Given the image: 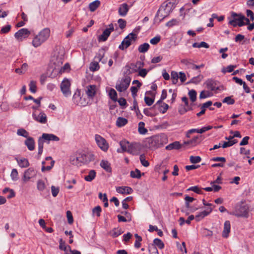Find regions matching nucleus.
I'll return each instance as SVG.
<instances>
[{"instance_id": "nucleus-1", "label": "nucleus", "mask_w": 254, "mask_h": 254, "mask_svg": "<svg viewBox=\"0 0 254 254\" xmlns=\"http://www.w3.org/2000/svg\"><path fill=\"white\" fill-rule=\"evenodd\" d=\"M176 5V0H167L163 2L157 11L156 17H160V21L168 17Z\"/></svg>"}, {"instance_id": "nucleus-2", "label": "nucleus", "mask_w": 254, "mask_h": 254, "mask_svg": "<svg viewBox=\"0 0 254 254\" xmlns=\"http://www.w3.org/2000/svg\"><path fill=\"white\" fill-rule=\"evenodd\" d=\"M167 140L166 135L164 134L156 135L146 138L145 144L146 147L151 149H155L166 143Z\"/></svg>"}, {"instance_id": "nucleus-3", "label": "nucleus", "mask_w": 254, "mask_h": 254, "mask_svg": "<svg viewBox=\"0 0 254 254\" xmlns=\"http://www.w3.org/2000/svg\"><path fill=\"white\" fill-rule=\"evenodd\" d=\"M94 159V155L91 152L81 151L76 154L75 158L71 160V163L76 165L88 163Z\"/></svg>"}, {"instance_id": "nucleus-4", "label": "nucleus", "mask_w": 254, "mask_h": 254, "mask_svg": "<svg viewBox=\"0 0 254 254\" xmlns=\"http://www.w3.org/2000/svg\"><path fill=\"white\" fill-rule=\"evenodd\" d=\"M136 39V34L133 33L129 34L124 38L121 44L119 46V48L122 50L127 49L131 44L132 42L135 41Z\"/></svg>"}, {"instance_id": "nucleus-5", "label": "nucleus", "mask_w": 254, "mask_h": 254, "mask_svg": "<svg viewBox=\"0 0 254 254\" xmlns=\"http://www.w3.org/2000/svg\"><path fill=\"white\" fill-rule=\"evenodd\" d=\"M130 80L131 79L129 76H125L121 80L120 84L116 85V89L120 92L126 90L129 86Z\"/></svg>"}, {"instance_id": "nucleus-6", "label": "nucleus", "mask_w": 254, "mask_h": 254, "mask_svg": "<svg viewBox=\"0 0 254 254\" xmlns=\"http://www.w3.org/2000/svg\"><path fill=\"white\" fill-rule=\"evenodd\" d=\"M95 140L98 146L103 151H106L109 148L108 143L107 142L105 138L101 135H95Z\"/></svg>"}, {"instance_id": "nucleus-7", "label": "nucleus", "mask_w": 254, "mask_h": 254, "mask_svg": "<svg viewBox=\"0 0 254 254\" xmlns=\"http://www.w3.org/2000/svg\"><path fill=\"white\" fill-rule=\"evenodd\" d=\"M70 83L67 79H64L61 84V89L63 94L67 97L71 94L70 90Z\"/></svg>"}, {"instance_id": "nucleus-8", "label": "nucleus", "mask_w": 254, "mask_h": 254, "mask_svg": "<svg viewBox=\"0 0 254 254\" xmlns=\"http://www.w3.org/2000/svg\"><path fill=\"white\" fill-rule=\"evenodd\" d=\"M114 30V25L113 24L109 25V27L106 28L103 32L102 34L99 36L98 40L99 41H106L108 37L110 36L111 32Z\"/></svg>"}, {"instance_id": "nucleus-9", "label": "nucleus", "mask_w": 254, "mask_h": 254, "mask_svg": "<svg viewBox=\"0 0 254 254\" xmlns=\"http://www.w3.org/2000/svg\"><path fill=\"white\" fill-rule=\"evenodd\" d=\"M36 171L33 168H29L24 173L22 178V181L26 183L29 181L31 178L35 177L36 176Z\"/></svg>"}, {"instance_id": "nucleus-10", "label": "nucleus", "mask_w": 254, "mask_h": 254, "mask_svg": "<svg viewBox=\"0 0 254 254\" xmlns=\"http://www.w3.org/2000/svg\"><path fill=\"white\" fill-rule=\"evenodd\" d=\"M30 34V32L27 29L22 28L16 32L14 36L17 39L22 41L23 38L28 37Z\"/></svg>"}, {"instance_id": "nucleus-11", "label": "nucleus", "mask_w": 254, "mask_h": 254, "mask_svg": "<svg viewBox=\"0 0 254 254\" xmlns=\"http://www.w3.org/2000/svg\"><path fill=\"white\" fill-rule=\"evenodd\" d=\"M33 119L37 122L42 124H45L47 122V117L46 115L43 112H41L39 115H37L35 112L32 114Z\"/></svg>"}, {"instance_id": "nucleus-12", "label": "nucleus", "mask_w": 254, "mask_h": 254, "mask_svg": "<svg viewBox=\"0 0 254 254\" xmlns=\"http://www.w3.org/2000/svg\"><path fill=\"white\" fill-rule=\"evenodd\" d=\"M236 213V215L239 216L247 217L248 213V207L245 205L237 206Z\"/></svg>"}, {"instance_id": "nucleus-13", "label": "nucleus", "mask_w": 254, "mask_h": 254, "mask_svg": "<svg viewBox=\"0 0 254 254\" xmlns=\"http://www.w3.org/2000/svg\"><path fill=\"white\" fill-rule=\"evenodd\" d=\"M85 92L89 98H93L96 92V86L89 85L86 86Z\"/></svg>"}, {"instance_id": "nucleus-14", "label": "nucleus", "mask_w": 254, "mask_h": 254, "mask_svg": "<svg viewBox=\"0 0 254 254\" xmlns=\"http://www.w3.org/2000/svg\"><path fill=\"white\" fill-rule=\"evenodd\" d=\"M204 84L206 85V87L211 91H216L219 89V87L217 86L216 81L212 79L207 80Z\"/></svg>"}, {"instance_id": "nucleus-15", "label": "nucleus", "mask_w": 254, "mask_h": 254, "mask_svg": "<svg viewBox=\"0 0 254 254\" xmlns=\"http://www.w3.org/2000/svg\"><path fill=\"white\" fill-rule=\"evenodd\" d=\"M212 207H208L206 210L200 212L198 214L196 215L195 217L196 221H199L202 219L205 216L208 215L212 211Z\"/></svg>"}, {"instance_id": "nucleus-16", "label": "nucleus", "mask_w": 254, "mask_h": 254, "mask_svg": "<svg viewBox=\"0 0 254 254\" xmlns=\"http://www.w3.org/2000/svg\"><path fill=\"white\" fill-rule=\"evenodd\" d=\"M41 137L44 140H47L48 141H58L60 140L59 137L53 134H49V133H44L42 134Z\"/></svg>"}, {"instance_id": "nucleus-17", "label": "nucleus", "mask_w": 254, "mask_h": 254, "mask_svg": "<svg viewBox=\"0 0 254 254\" xmlns=\"http://www.w3.org/2000/svg\"><path fill=\"white\" fill-rule=\"evenodd\" d=\"M202 140L201 135H197L190 141L185 142V144H190L191 146H194L200 143Z\"/></svg>"}, {"instance_id": "nucleus-18", "label": "nucleus", "mask_w": 254, "mask_h": 254, "mask_svg": "<svg viewBox=\"0 0 254 254\" xmlns=\"http://www.w3.org/2000/svg\"><path fill=\"white\" fill-rule=\"evenodd\" d=\"M123 233V231L120 227L114 228L111 230L108 235L113 238H117Z\"/></svg>"}, {"instance_id": "nucleus-19", "label": "nucleus", "mask_w": 254, "mask_h": 254, "mask_svg": "<svg viewBox=\"0 0 254 254\" xmlns=\"http://www.w3.org/2000/svg\"><path fill=\"white\" fill-rule=\"evenodd\" d=\"M231 224L229 221H226L224 225V229L222 232V237L227 238L230 232Z\"/></svg>"}, {"instance_id": "nucleus-20", "label": "nucleus", "mask_w": 254, "mask_h": 254, "mask_svg": "<svg viewBox=\"0 0 254 254\" xmlns=\"http://www.w3.org/2000/svg\"><path fill=\"white\" fill-rule=\"evenodd\" d=\"M38 35L45 42L50 37V30L49 28H44L39 33Z\"/></svg>"}, {"instance_id": "nucleus-21", "label": "nucleus", "mask_w": 254, "mask_h": 254, "mask_svg": "<svg viewBox=\"0 0 254 254\" xmlns=\"http://www.w3.org/2000/svg\"><path fill=\"white\" fill-rule=\"evenodd\" d=\"M116 190L120 193L130 194L133 192V190L129 187H119L116 189Z\"/></svg>"}, {"instance_id": "nucleus-22", "label": "nucleus", "mask_w": 254, "mask_h": 254, "mask_svg": "<svg viewBox=\"0 0 254 254\" xmlns=\"http://www.w3.org/2000/svg\"><path fill=\"white\" fill-rule=\"evenodd\" d=\"M128 10L129 7L128 5L126 3H124L120 6L119 8V14L121 16H125L127 15Z\"/></svg>"}, {"instance_id": "nucleus-23", "label": "nucleus", "mask_w": 254, "mask_h": 254, "mask_svg": "<svg viewBox=\"0 0 254 254\" xmlns=\"http://www.w3.org/2000/svg\"><path fill=\"white\" fill-rule=\"evenodd\" d=\"M25 144L29 150H33L35 148V142L34 139L29 137L25 141Z\"/></svg>"}, {"instance_id": "nucleus-24", "label": "nucleus", "mask_w": 254, "mask_h": 254, "mask_svg": "<svg viewBox=\"0 0 254 254\" xmlns=\"http://www.w3.org/2000/svg\"><path fill=\"white\" fill-rule=\"evenodd\" d=\"M44 42H45L44 40L38 34L35 36L32 43V45L36 48L40 46Z\"/></svg>"}, {"instance_id": "nucleus-25", "label": "nucleus", "mask_w": 254, "mask_h": 254, "mask_svg": "<svg viewBox=\"0 0 254 254\" xmlns=\"http://www.w3.org/2000/svg\"><path fill=\"white\" fill-rule=\"evenodd\" d=\"M18 165L21 168H26L29 166L28 160L26 158L16 159Z\"/></svg>"}, {"instance_id": "nucleus-26", "label": "nucleus", "mask_w": 254, "mask_h": 254, "mask_svg": "<svg viewBox=\"0 0 254 254\" xmlns=\"http://www.w3.org/2000/svg\"><path fill=\"white\" fill-rule=\"evenodd\" d=\"M181 144L178 141L174 142L166 146V149L172 150V149H179L181 147Z\"/></svg>"}, {"instance_id": "nucleus-27", "label": "nucleus", "mask_w": 254, "mask_h": 254, "mask_svg": "<svg viewBox=\"0 0 254 254\" xmlns=\"http://www.w3.org/2000/svg\"><path fill=\"white\" fill-rule=\"evenodd\" d=\"M52 61L55 64H56L58 66H61L64 62L63 56L61 55L59 56H57L56 57H54Z\"/></svg>"}, {"instance_id": "nucleus-28", "label": "nucleus", "mask_w": 254, "mask_h": 254, "mask_svg": "<svg viewBox=\"0 0 254 254\" xmlns=\"http://www.w3.org/2000/svg\"><path fill=\"white\" fill-rule=\"evenodd\" d=\"M149 47L150 45L148 43H144L138 47V51L139 53H145L148 50Z\"/></svg>"}, {"instance_id": "nucleus-29", "label": "nucleus", "mask_w": 254, "mask_h": 254, "mask_svg": "<svg viewBox=\"0 0 254 254\" xmlns=\"http://www.w3.org/2000/svg\"><path fill=\"white\" fill-rule=\"evenodd\" d=\"M100 166L108 172H111L112 171L110 164L107 161L102 160L100 163Z\"/></svg>"}, {"instance_id": "nucleus-30", "label": "nucleus", "mask_w": 254, "mask_h": 254, "mask_svg": "<svg viewBox=\"0 0 254 254\" xmlns=\"http://www.w3.org/2000/svg\"><path fill=\"white\" fill-rule=\"evenodd\" d=\"M96 174L95 170H90L88 175L84 177V179L87 182H91L95 178Z\"/></svg>"}, {"instance_id": "nucleus-31", "label": "nucleus", "mask_w": 254, "mask_h": 254, "mask_svg": "<svg viewBox=\"0 0 254 254\" xmlns=\"http://www.w3.org/2000/svg\"><path fill=\"white\" fill-rule=\"evenodd\" d=\"M238 14L235 12H232L231 16L233 19L229 21V23L232 25L233 27H236L238 24Z\"/></svg>"}, {"instance_id": "nucleus-32", "label": "nucleus", "mask_w": 254, "mask_h": 254, "mask_svg": "<svg viewBox=\"0 0 254 254\" xmlns=\"http://www.w3.org/2000/svg\"><path fill=\"white\" fill-rule=\"evenodd\" d=\"M100 1L98 0H95L90 3L89 5L91 11H94L100 5Z\"/></svg>"}, {"instance_id": "nucleus-33", "label": "nucleus", "mask_w": 254, "mask_h": 254, "mask_svg": "<svg viewBox=\"0 0 254 254\" xmlns=\"http://www.w3.org/2000/svg\"><path fill=\"white\" fill-rule=\"evenodd\" d=\"M127 123V119L119 117L116 121V125L118 127H122L125 126Z\"/></svg>"}, {"instance_id": "nucleus-34", "label": "nucleus", "mask_w": 254, "mask_h": 254, "mask_svg": "<svg viewBox=\"0 0 254 254\" xmlns=\"http://www.w3.org/2000/svg\"><path fill=\"white\" fill-rule=\"evenodd\" d=\"M145 124L140 122L138 124V130L140 134H144L147 132V129L144 127Z\"/></svg>"}, {"instance_id": "nucleus-35", "label": "nucleus", "mask_w": 254, "mask_h": 254, "mask_svg": "<svg viewBox=\"0 0 254 254\" xmlns=\"http://www.w3.org/2000/svg\"><path fill=\"white\" fill-rule=\"evenodd\" d=\"M44 140L40 137L38 139V155H40L43 152V144Z\"/></svg>"}, {"instance_id": "nucleus-36", "label": "nucleus", "mask_w": 254, "mask_h": 254, "mask_svg": "<svg viewBox=\"0 0 254 254\" xmlns=\"http://www.w3.org/2000/svg\"><path fill=\"white\" fill-rule=\"evenodd\" d=\"M129 144V142L126 140H122L120 142V145L121 147L123 152H127V147Z\"/></svg>"}, {"instance_id": "nucleus-37", "label": "nucleus", "mask_w": 254, "mask_h": 254, "mask_svg": "<svg viewBox=\"0 0 254 254\" xmlns=\"http://www.w3.org/2000/svg\"><path fill=\"white\" fill-rule=\"evenodd\" d=\"M37 188L39 191H43L46 188V185L44 181L42 180H38L37 182Z\"/></svg>"}, {"instance_id": "nucleus-38", "label": "nucleus", "mask_w": 254, "mask_h": 254, "mask_svg": "<svg viewBox=\"0 0 254 254\" xmlns=\"http://www.w3.org/2000/svg\"><path fill=\"white\" fill-rule=\"evenodd\" d=\"M141 176L140 171L137 169H136L135 171H131L130 172V177L132 178L139 179Z\"/></svg>"}, {"instance_id": "nucleus-39", "label": "nucleus", "mask_w": 254, "mask_h": 254, "mask_svg": "<svg viewBox=\"0 0 254 254\" xmlns=\"http://www.w3.org/2000/svg\"><path fill=\"white\" fill-rule=\"evenodd\" d=\"M203 75L199 74L198 75L192 78L189 83L198 84L200 82V81L203 79Z\"/></svg>"}, {"instance_id": "nucleus-40", "label": "nucleus", "mask_w": 254, "mask_h": 254, "mask_svg": "<svg viewBox=\"0 0 254 254\" xmlns=\"http://www.w3.org/2000/svg\"><path fill=\"white\" fill-rule=\"evenodd\" d=\"M244 19H245V16L241 13H239L238 15V24L240 27H242L245 25V22L244 21Z\"/></svg>"}, {"instance_id": "nucleus-41", "label": "nucleus", "mask_w": 254, "mask_h": 254, "mask_svg": "<svg viewBox=\"0 0 254 254\" xmlns=\"http://www.w3.org/2000/svg\"><path fill=\"white\" fill-rule=\"evenodd\" d=\"M100 68L99 64L97 62H92L90 64L89 69L91 71L98 70Z\"/></svg>"}, {"instance_id": "nucleus-42", "label": "nucleus", "mask_w": 254, "mask_h": 254, "mask_svg": "<svg viewBox=\"0 0 254 254\" xmlns=\"http://www.w3.org/2000/svg\"><path fill=\"white\" fill-rule=\"evenodd\" d=\"M181 63L187 66L188 68H190L192 65L193 63L191 59H185L181 61Z\"/></svg>"}, {"instance_id": "nucleus-43", "label": "nucleus", "mask_w": 254, "mask_h": 254, "mask_svg": "<svg viewBox=\"0 0 254 254\" xmlns=\"http://www.w3.org/2000/svg\"><path fill=\"white\" fill-rule=\"evenodd\" d=\"M55 163V161L54 160H52L51 161V165L50 166H45L44 164H45V161H43L42 164L43 165V166L42 167L41 170L42 172H45L46 171H50L52 167L54 166Z\"/></svg>"}, {"instance_id": "nucleus-44", "label": "nucleus", "mask_w": 254, "mask_h": 254, "mask_svg": "<svg viewBox=\"0 0 254 254\" xmlns=\"http://www.w3.org/2000/svg\"><path fill=\"white\" fill-rule=\"evenodd\" d=\"M68 246H66L65 245V243L63 241V240L62 239H60V246H59V249L61 250H63V251H64V254H66V253H67L68 251H69V249L68 248Z\"/></svg>"}, {"instance_id": "nucleus-45", "label": "nucleus", "mask_w": 254, "mask_h": 254, "mask_svg": "<svg viewBox=\"0 0 254 254\" xmlns=\"http://www.w3.org/2000/svg\"><path fill=\"white\" fill-rule=\"evenodd\" d=\"M109 95L112 100L114 101H117V93L114 89L112 88L110 90Z\"/></svg>"}, {"instance_id": "nucleus-46", "label": "nucleus", "mask_w": 254, "mask_h": 254, "mask_svg": "<svg viewBox=\"0 0 254 254\" xmlns=\"http://www.w3.org/2000/svg\"><path fill=\"white\" fill-rule=\"evenodd\" d=\"M188 191H193L194 192L198 193V194H202L203 192L201 190L199 187L198 186H194V187H191L189 188L188 190Z\"/></svg>"}, {"instance_id": "nucleus-47", "label": "nucleus", "mask_w": 254, "mask_h": 254, "mask_svg": "<svg viewBox=\"0 0 254 254\" xmlns=\"http://www.w3.org/2000/svg\"><path fill=\"white\" fill-rule=\"evenodd\" d=\"M154 244L157 246L160 249H163L164 248V244L159 239L156 238L153 241Z\"/></svg>"}, {"instance_id": "nucleus-48", "label": "nucleus", "mask_w": 254, "mask_h": 254, "mask_svg": "<svg viewBox=\"0 0 254 254\" xmlns=\"http://www.w3.org/2000/svg\"><path fill=\"white\" fill-rule=\"evenodd\" d=\"M196 94H197L196 92L193 89H192L189 91V95L190 96V100L192 102H194L196 100Z\"/></svg>"}, {"instance_id": "nucleus-49", "label": "nucleus", "mask_w": 254, "mask_h": 254, "mask_svg": "<svg viewBox=\"0 0 254 254\" xmlns=\"http://www.w3.org/2000/svg\"><path fill=\"white\" fill-rule=\"evenodd\" d=\"M179 21L177 19H172L166 24V26L168 27H171L179 24Z\"/></svg>"}, {"instance_id": "nucleus-50", "label": "nucleus", "mask_w": 254, "mask_h": 254, "mask_svg": "<svg viewBox=\"0 0 254 254\" xmlns=\"http://www.w3.org/2000/svg\"><path fill=\"white\" fill-rule=\"evenodd\" d=\"M171 79L173 84H175L178 82L179 78L178 74L176 71H172L171 73Z\"/></svg>"}, {"instance_id": "nucleus-51", "label": "nucleus", "mask_w": 254, "mask_h": 254, "mask_svg": "<svg viewBox=\"0 0 254 254\" xmlns=\"http://www.w3.org/2000/svg\"><path fill=\"white\" fill-rule=\"evenodd\" d=\"M139 159L141 164L144 167H148L149 165V163L147 160H145V157L144 155L141 154L140 155Z\"/></svg>"}, {"instance_id": "nucleus-52", "label": "nucleus", "mask_w": 254, "mask_h": 254, "mask_svg": "<svg viewBox=\"0 0 254 254\" xmlns=\"http://www.w3.org/2000/svg\"><path fill=\"white\" fill-rule=\"evenodd\" d=\"M135 146V144L129 143V145L127 147V152L130 154H134V152L136 151Z\"/></svg>"}, {"instance_id": "nucleus-53", "label": "nucleus", "mask_w": 254, "mask_h": 254, "mask_svg": "<svg viewBox=\"0 0 254 254\" xmlns=\"http://www.w3.org/2000/svg\"><path fill=\"white\" fill-rule=\"evenodd\" d=\"M190 160L191 163L195 164L200 162L201 160V158L200 157L198 156H191L190 157Z\"/></svg>"}, {"instance_id": "nucleus-54", "label": "nucleus", "mask_w": 254, "mask_h": 254, "mask_svg": "<svg viewBox=\"0 0 254 254\" xmlns=\"http://www.w3.org/2000/svg\"><path fill=\"white\" fill-rule=\"evenodd\" d=\"M212 94L209 91H202L199 95L200 99H204L208 97L211 96Z\"/></svg>"}, {"instance_id": "nucleus-55", "label": "nucleus", "mask_w": 254, "mask_h": 254, "mask_svg": "<svg viewBox=\"0 0 254 254\" xmlns=\"http://www.w3.org/2000/svg\"><path fill=\"white\" fill-rule=\"evenodd\" d=\"M35 81L32 80L30 81L29 84V90L32 93H35L36 92V84Z\"/></svg>"}, {"instance_id": "nucleus-56", "label": "nucleus", "mask_w": 254, "mask_h": 254, "mask_svg": "<svg viewBox=\"0 0 254 254\" xmlns=\"http://www.w3.org/2000/svg\"><path fill=\"white\" fill-rule=\"evenodd\" d=\"M223 103H227L228 105H233L235 103V100L232 98L231 96L225 97L223 100Z\"/></svg>"}, {"instance_id": "nucleus-57", "label": "nucleus", "mask_w": 254, "mask_h": 254, "mask_svg": "<svg viewBox=\"0 0 254 254\" xmlns=\"http://www.w3.org/2000/svg\"><path fill=\"white\" fill-rule=\"evenodd\" d=\"M17 133L18 135L25 137H27L28 136V132L25 129L23 128L18 129Z\"/></svg>"}, {"instance_id": "nucleus-58", "label": "nucleus", "mask_w": 254, "mask_h": 254, "mask_svg": "<svg viewBox=\"0 0 254 254\" xmlns=\"http://www.w3.org/2000/svg\"><path fill=\"white\" fill-rule=\"evenodd\" d=\"M10 176L13 181H16L18 179V172L16 169L12 170Z\"/></svg>"}, {"instance_id": "nucleus-59", "label": "nucleus", "mask_w": 254, "mask_h": 254, "mask_svg": "<svg viewBox=\"0 0 254 254\" xmlns=\"http://www.w3.org/2000/svg\"><path fill=\"white\" fill-rule=\"evenodd\" d=\"M237 67L236 65H228L226 69L223 68L222 70V71L224 73H225L226 72H232L234 69Z\"/></svg>"}, {"instance_id": "nucleus-60", "label": "nucleus", "mask_w": 254, "mask_h": 254, "mask_svg": "<svg viewBox=\"0 0 254 254\" xmlns=\"http://www.w3.org/2000/svg\"><path fill=\"white\" fill-rule=\"evenodd\" d=\"M101 212V207L100 206H97L94 207L92 210L93 214H95L97 216L99 217L100 216V213Z\"/></svg>"}, {"instance_id": "nucleus-61", "label": "nucleus", "mask_w": 254, "mask_h": 254, "mask_svg": "<svg viewBox=\"0 0 254 254\" xmlns=\"http://www.w3.org/2000/svg\"><path fill=\"white\" fill-rule=\"evenodd\" d=\"M169 108V106L166 103H163V105H161L159 107V111L163 114H164L166 112L167 110Z\"/></svg>"}, {"instance_id": "nucleus-62", "label": "nucleus", "mask_w": 254, "mask_h": 254, "mask_svg": "<svg viewBox=\"0 0 254 254\" xmlns=\"http://www.w3.org/2000/svg\"><path fill=\"white\" fill-rule=\"evenodd\" d=\"M59 190L60 189L59 187H55L54 186L51 187L52 193L54 197H56L58 195L59 192Z\"/></svg>"}, {"instance_id": "nucleus-63", "label": "nucleus", "mask_w": 254, "mask_h": 254, "mask_svg": "<svg viewBox=\"0 0 254 254\" xmlns=\"http://www.w3.org/2000/svg\"><path fill=\"white\" fill-rule=\"evenodd\" d=\"M154 98H150L148 96H145L144 101L145 104L148 106H151L154 102Z\"/></svg>"}, {"instance_id": "nucleus-64", "label": "nucleus", "mask_w": 254, "mask_h": 254, "mask_svg": "<svg viewBox=\"0 0 254 254\" xmlns=\"http://www.w3.org/2000/svg\"><path fill=\"white\" fill-rule=\"evenodd\" d=\"M202 234L203 236L205 237H211L213 235V232L212 231L205 228L202 230Z\"/></svg>"}]
</instances>
